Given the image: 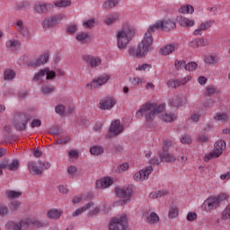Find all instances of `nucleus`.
Returning a JSON list of instances; mask_svg holds the SVG:
<instances>
[{"label":"nucleus","mask_w":230,"mask_h":230,"mask_svg":"<svg viewBox=\"0 0 230 230\" xmlns=\"http://www.w3.org/2000/svg\"><path fill=\"white\" fill-rule=\"evenodd\" d=\"M163 111H164V104L145 103L137 112V118L145 116L146 121L152 123L155 119V116L163 112Z\"/></svg>","instance_id":"1"},{"label":"nucleus","mask_w":230,"mask_h":230,"mask_svg":"<svg viewBox=\"0 0 230 230\" xmlns=\"http://www.w3.org/2000/svg\"><path fill=\"white\" fill-rule=\"evenodd\" d=\"M136 31L130 26H125L117 32V46L119 49H125L128 46V42L132 40Z\"/></svg>","instance_id":"2"},{"label":"nucleus","mask_w":230,"mask_h":230,"mask_svg":"<svg viewBox=\"0 0 230 230\" xmlns=\"http://www.w3.org/2000/svg\"><path fill=\"white\" fill-rule=\"evenodd\" d=\"M153 33L154 32L148 28L142 41L138 43L136 50V57L137 58H142V57H146V55H148V51H150V48L152 44H154V37L152 36Z\"/></svg>","instance_id":"3"},{"label":"nucleus","mask_w":230,"mask_h":230,"mask_svg":"<svg viewBox=\"0 0 230 230\" xmlns=\"http://www.w3.org/2000/svg\"><path fill=\"white\" fill-rule=\"evenodd\" d=\"M177 25L175 22L171 19L158 21L155 24L149 26V31H157V30H161L162 31H172V30H175Z\"/></svg>","instance_id":"4"},{"label":"nucleus","mask_w":230,"mask_h":230,"mask_svg":"<svg viewBox=\"0 0 230 230\" xmlns=\"http://www.w3.org/2000/svg\"><path fill=\"white\" fill-rule=\"evenodd\" d=\"M30 121V115L22 112L15 113L13 118V125L16 130L24 131Z\"/></svg>","instance_id":"5"},{"label":"nucleus","mask_w":230,"mask_h":230,"mask_svg":"<svg viewBox=\"0 0 230 230\" xmlns=\"http://www.w3.org/2000/svg\"><path fill=\"white\" fill-rule=\"evenodd\" d=\"M109 230H128V219L126 216L114 217L110 221Z\"/></svg>","instance_id":"6"},{"label":"nucleus","mask_w":230,"mask_h":230,"mask_svg":"<svg viewBox=\"0 0 230 230\" xmlns=\"http://www.w3.org/2000/svg\"><path fill=\"white\" fill-rule=\"evenodd\" d=\"M224 150H226V141L218 140L214 145L213 152L204 157V162L208 163V161H211V159H217V157H220Z\"/></svg>","instance_id":"7"},{"label":"nucleus","mask_w":230,"mask_h":230,"mask_svg":"<svg viewBox=\"0 0 230 230\" xmlns=\"http://www.w3.org/2000/svg\"><path fill=\"white\" fill-rule=\"evenodd\" d=\"M172 146V142L165 141L164 142V151L160 153V161L161 163H175L177 158L173 154L168 153V149Z\"/></svg>","instance_id":"8"},{"label":"nucleus","mask_w":230,"mask_h":230,"mask_svg":"<svg viewBox=\"0 0 230 230\" xmlns=\"http://www.w3.org/2000/svg\"><path fill=\"white\" fill-rule=\"evenodd\" d=\"M220 206V203L218 201V198L216 197H208L202 204H201V209L202 211H206L207 213H211V211H215L218 207Z\"/></svg>","instance_id":"9"},{"label":"nucleus","mask_w":230,"mask_h":230,"mask_svg":"<svg viewBox=\"0 0 230 230\" xmlns=\"http://www.w3.org/2000/svg\"><path fill=\"white\" fill-rule=\"evenodd\" d=\"M115 192H116V195L119 196L120 199H125L120 201L121 206H125L127 202L130 201V198L132 197V187L126 186L122 189L116 188Z\"/></svg>","instance_id":"10"},{"label":"nucleus","mask_w":230,"mask_h":230,"mask_svg":"<svg viewBox=\"0 0 230 230\" xmlns=\"http://www.w3.org/2000/svg\"><path fill=\"white\" fill-rule=\"evenodd\" d=\"M30 227V221L28 219L22 220L17 223L15 221H8L5 224L6 230H27Z\"/></svg>","instance_id":"11"},{"label":"nucleus","mask_w":230,"mask_h":230,"mask_svg":"<svg viewBox=\"0 0 230 230\" xmlns=\"http://www.w3.org/2000/svg\"><path fill=\"white\" fill-rule=\"evenodd\" d=\"M111 76L109 75H101L96 79H93L92 83L87 84L85 87L87 89H98V87H102V85H105L107 82H109V79Z\"/></svg>","instance_id":"12"},{"label":"nucleus","mask_w":230,"mask_h":230,"mask_svg":"<svg viewBox=\"0 0 230 230\" xmlns=\"http://www.w3.org/2000/svg\"><path fill=\"white\" fill-rule=\"evenodd\" d=\"M83 60L87 64V66L92 69H96V67L102 66V58L96 56L83 55Z\"/></svg>","instance_id":"13"},{"label":"nucleus","mask_w":230,"mask_h":230,"mask_svg":"<svg viewBox=\"0 0 230 230\" xmlns=\"http://www.w3.org/2000/svg\"><path fill=\"white\" fill-rule=\"evenodd\" d=\"M49 60V53L47 52L40 55L36 59L31 61L29 63V66H31V67H40V66H44V64H47Z\"/></svg>","instance_id":"14"},{"label":"nucleus","mask_w":230,"mask_h":230,"mask_svg":"<svg viewBox=\"0 0 230 230\" xmlns=\"http://www.w3.org/2000/svg\"><path fill=\"white\" fill-rule=\"evenodd\" d=\"M154 168H152V165H149L146 167L145 170H140L134 175L135 181H146L148 177L150 176V173H152Z\"/></svg>","instance_id":"15"},{"label":"nucleus","mask_w":230,"mask_h":230,"mask_svg":"<svg viewBox=\"0 0 230 230\" xmlns=\"http://www.w3.org/2000/svg\"><path fill=\"white\" fill-rule=\"evenodd\" d=\"M64 19L63 14H58L57 16H52L51 18L45 19L44 22H42V26L45 29L48 28H52V26H55L56 24H58L60 21Z\"/></svg>","instance_id":"16"},{"label":"nucleus","mask_w":230,"mask_h":230,"mask_svg":"<svg viewBox=\"0 0 230 230\" xmlns=\"http://www.w3.org/2000/svg\"><path fill=\"white\" fill-rule=\"evenodd\" d=\"M123 130L124 128L121 126L119 119L112 121L109 128V132L111 136H119Z\"/></svg>","instance_id":"17"},{"label":"nucleus","mask_w":230,"mask_h":230,"mask_svg":"<svg viewBox=\"0 0 230 230\" xmlns=\"http://www.w3.org/2000/svg\"><path fill=\"white\" fill-rule=\"evenodd\" d=\"M213 24H215V21L213 20L202 22L199 27L193 31V35H202V31H208Z\"/></svg>","instance_id":"18"},{"label":"nucleus","mask_w":230,"mask_h":230,"mask_svg":"<svg viewBox=\"0 0 230 230\" xmlns=\"http://www.w3.org/2000/svg\"><path fill=\"white\" fill-rule=\"evenodd\" d=\"M27 166L31 175H42V172H44V167L37 165L35 162H29Z\"/></svg>","instance_id":"19"},{"label":"nucleus","mask_w":230,"mask_h":230,"mask_svg":"<svg viewBox=\"0 0 230 230\" xmlns=\"http://www.w3.org/2000/svg\"><path fill=\"white\" fill-rule=\"evenodd\" d=\"M14 27L18 33H20V35H23V37H28V27L24 25V22L22 20H17Z\"/></svg>","instance_id":"20"},{"label":"nucleus","mask_w":230,"mask_h":230,"mask_svg":"<svg viewBox=\"0 0 230 230\" xmlns=\"http://www.w3.org/2000/svg\"><path fill=\"white\" fill-rule=\"evenodd\" d=\"M116 105V100L114 98H108L100 102V109L102 111H109Z\"/></svg>","instance_id":"21"},{"label":"nucleus","mask_w":230,"mask_h":230,"mask_svg":"<svg viewBox=\"0 0 230 230\" xmlns=\"http://www.w3.org/2000/svg\"><path fill=\"white\" fill-rule=\"evenodd\" d=\"M177 21L182 28H191L192 26H195V20H190L183 16H178Z\"/></svg>","instance_id":"22"},{"label":"nucleus","mask_w":230,"mask_h":230,"mask_svg":"<svg viewBox=\"0 0 230 230\" xmlns=\"http://www.w3.org/2000/svg\"><path fill=\"white\" fill-rule=\"evenodd\" d=\"M179 46L177 44H167L162 49H160V54L161 55H171V53H173Z\"/></svg>","instance_id":"23"},{"label":"nucleus","mask_w":230,"mask_h":230,"mask_svg":"<svg viewBox=\"0 0 230 230\" xmlns=\"http://www.w3.org/2000/svg\"><path fill=\"white\" fill-rule=\"evenodd\" d=\"M21 40L15 39L9 40L5 43L6 48L11 51H15L19 49V48H21Z\"/></svg>","instance_id":"24"},{"label":"nucleus","mask_w":230,"mask_h":230,"mask_svg":"<svg viewBox=\"0 0 230 230\" xmlns=\"http://www.w3.org/2000/svg\"><path fill=\"white\" fill-rule=\"evenodd\" d=\"M208 44H209V41L208 39L204 38L196 39L190 42V48H200L203 46H208Z\"/></svg>","instance_id":"25"},{"label":"nucleus","mask_w":230,"mask_h":230,"mask_svg":"<svg viewBox=\"0 0 230 230\" xmlns=\"http://www.w3.org/2000/svg\"><path fill=\"white\" fill-rule=\"evenodd\" d=\"M113 181L111 178H103L102 180H98L96 181V188L99 190H103V188H109L112 184Z\"/></svg>","instance_id":"26"},{"label":"nucleus","mask_w":230,"mask_h":230,"mask_svg":"<svg viewBox=\"0 0 230 230\" xmlns=\"http://www.w3.org/2000/svg\"><path fill=\"white\" fill-rule=\"evenodd\" d=\"M170 195V190L166 189H162L156 191H153L149 194V199H161V197H166Z\"/></svg>","instance_id":"27"},{"label":"nucleus","mask_w":230,"mask_h":230,"mask_svg":"<svg viewBox=\"0 0 230 230\" xmlns=\"http://www.w3.org/2000/svg\"><path fill=\"white\" fill-rule=\"evenodd\" d=\"M94 206V202L90 201L86 205L77 208L75 211L73 212L72 217H80L83 213H85L87 209H90V208H93Z\"/></svg>","instance_id":"28"},{"label":"nucleus","mask_w":230,"mask_h":230,"mask_svg":"<svg viewBox=\"0 0 230 230\" xmlns=\"http://www.w3.org/2000/svg\"><path fill=\"white\" fill-rule=\"evenodd\" d=\"M146 222L150 226H154L155 224H159V216L155 212H151L149 215L146 216Z\"/></svg>","instance_id":"29"},{"label":"nucleus","mask_w":230,"mask_h":230,"mask_svg":"<svg viewBox=\"0 0 230 230\" xmlns=\"http://www.w3.org/2000/svg\"><path fill=\"white\" fill-rule=\"evenodd\" d=\"M48 71H49V67H44L40 69L39 72H37L34 75V77L32 78V82H39L42 80V78H44V76H46V75L48 74Z\"/></svg>","instance_id":"30"},{"label":"nucleus","mask_w":230,"mask_h":230,"mask_svg":"<svg viewBox=\"0 0 230 230\" xmlns=\"http://www.w3.org/2000/svg\"><path fill=\"white\" fill-rule=\"evenodd\" d=\"M160 119L165 123H172V121H175V119H177V116L175 113H164L160 115Z\"/></svg>","instance_id":"31"},{"label":"nucleus","mask_w":230,"mask_h":230,"mask_svg":"<svg viewBox=\"0 0 230 230\" xmlns=\"http://www.w3.org/2000/svg\"><path fill=\"white\" fill-rule=\"evenodd\" d=\"M53 5L51 4H39L34 7L35 12L37 13H44V12H48V8H52Z\"/></svg>","instance_id":"32"},{"label":"nucleus","mask_w":230,"mask_h":230,"mask_svg":"<svg viewBox=\"0 0 230 230\" xmlns=\"http://www.w3.org/2000/svg\"><path fill=\"white\" fill-rule=\"evenodd\" d=\"M179 217V207L177 205H172L168 210V218L173 219Z\"/></svg>","instance_id":"33"},{"label":"nucleus","mask_w":230,"mask_h":230,"mask_svg":"<svg viewBox=\"0 0 230 230\" xmlns=\"http://www.w3.org/2000/svg\"><path fill=\"white\" fill-rule=\"evenodd\" d=\"M76 40L85 44V42H89V40H91V34L87 32H80L76 35Z\"/></svg>","instance_id":"34"},{"label":"nucleus","mask_w":230,"mask_h":230,"mask_svg":"<svg viewBox=\"0 0 230 230\" xmlns=\"http://www.w3.org/2000/svg\"><path fill=\"white\" fill-rule=\"evenodd\" d=\"M170 105L172 107H182L184 105V100L182 99V96L176 95L171 102Z\"/></svg>","instance_id":"35"},{"label":"nucleus","mask_w":230,"mask_h":230,"mask_svg":"<svg viewBox=\"0 0 230 230\" xmlns=\"http://www.w3.org/2000/svg\"><path fill=\"white\" fill-rule=\"evenodd\" d=\"M119 19V16L118 14H110L107 15L104 19V22L107 26H111V24H114Z\"/></svg>","instance_id":"36"},{"label":"nucleus","mask_w":230,"mask_h":230,"mask_svg":"<svg viewBox=\"0 0 230 230\" xmlns=\"http://www.w3.org/2000/svg\"><path fill=\"white\" fill-rule=\"evenodd\" d=\"M118 3H119V0H106L102 4V8L105 10H111V8L118 6Z\"/></svg>","instance_id":"37"},{"label":"nucleus","mask_w":230,"mask_h":230,"mask_svg":"<svg viewBox=\"0 0 230 230\" xmlns=\"http://www.w3.org/2000/svg\"><path fill=\"white\" fill-rule=\"evenodd\" d=\"M48 217L52 218L53 220H58L62 215V211L57 209H51L48 212Z\"/></svg>","instance_id":"38"},{"label":"nucleus","mask_w":230,"mask_h":230,"mask_svg":"<svg viewBox=\"0 0 230 230\" xmlns=\"http://www.w3.org/2000/svg\"><path fill=\"white\" fill-rule=\"evenodd\" d=\"M54 4L57 8H67L71 6V0H58Z\"/></svg>","instance_id":"39"},{"label":"nucleus","mask_w":230,"mask_h":230,"mask_svg":"<svg viewBox=\"0 0 230 230\" xmlns=\"http://www.w3.org/2000/svg\"><path fill=\"white\" fill-rule=\"evenodd\" d=\"M205 62L208 64V66H217V64H218V57L210 55L205 58Z\"/></svg>","instance_id":"40"},{"label":"nucleus","mask_w":230,"mask_h":230,"mask_svg":"<svg viewBox=\"0 0 230 230\" xmlns=\"http://www.w3.org/2000/svg\"><path fill=\"white\" fill-rule=\"evenodd\" d=\"M7 166L10 172H17V170H19V160L13 159L11 162L8 161Z\"/></svg>","instance_id":"41"},{"label":"nucleus","mask_w":230,"mask_h":230,"mask_svg":"<svg viewBox=\"0 0 230 230\" xmlns=\"http://www.w3.org/2000/svg\"><path fill=\"white\" fill-rule=\"evenodd\" d=\"M5 195L8 199H19L22 195V192L16 190H6Z\"/></svg>","instance_id":"42"},{"label":"nucleus","mask_w":230,"mask_h":230,"mask_svg":"<svg viewBox=\"0 0 230 230\" xmlns=\"http://www.w3.org/2000/svg\"><path fill=\"white\" fill-rule=\"evenodd\" d=\"M90 154H92V155H101V154H103V147L93 146L90 148Z\"/></svg>","instance_id":"43"},{"label":"nucleus","mask_w":230,"mask_h":230,"mask_svg":"<svg viewBox=\"0 0 230 230\" xmlns=\"http://www.w3.org/2000/svg\"><path fill=\"white\" fill-rule=\"evenodd\" d=\"M4 80H13L15 78V72L10 68L4 71Z\"/></svg>","instance_id":"44"},{"label":"nucleus","mask_w":230,"mask_h":230,"mask_svg":"<svg viewBox=\"0 0 230 230\" xmlns=\"http://www.w3.org/2000/svg\"><path fill=\"white\" fill-rule=\"evenodd\" d=\"M55 91V86L51 84H47L41 87L42 94H51Z\"/></svg>","instance_id":"45"},{"label":"nucleus","mask_w":230,"mask_h":230,"mask_svg":"<svg viewBox=\"0 0 230 230\" xmlns=\"http://www.w3.org/2000/svg\"><path fill=\"white\" fill-rule=\"evenodd\" d=\"M216 93H218L217 88H215V86L213 85H208L205 90V96H213V94H215Z\"/></svg>","instance_id":"46"},{"label":"nucleus","mask_w":230,"mask_h":230,"mask_svg":"<svg viewBox=\"0 0 230 230\" xmlns=\"http://www.w3.org/2000/svg\"><path fill=\"white\" fill-rule=\"evenodd\" d=\"M214 119L216 121H227V119H229V115L226 113H217L216 116H214Z\"/></svg>","instance_id":"47"},{"label":"nucleus","mask_w":230,"mask_h":230,"mask_svg":"<svg viewBox=\"0 0 230 230\" xmlns=\"http://www.w3.org/2000/svg\"><path fill=\"white\" fill-rule=\"evenodd\" d=\"M174 66H175L176 71H181V69H182V67H184V69H186V61L176 60L174 62Z\"/></svg>","instance_id":"48"},{"label":"nucleus","mask_w":230,"mask_h":230,"mask_svg":"<svg viewBox=\"0 0 230 230\" xmlns=\"http://www.w3.org/2000/svg\"><path fill=\"white\" fill-rule=\"evenodd\" d=\"M168 87H172L173 89H177V87H181V80H169L167 81Z\"/></svg>","instance_id":"49"},{"label":"nucleus","mask_w":230,"mask_h":230,"mask_svg":"<svg viewBox=\"0 0 230 230\" xmlns=\"http://www.w3.org/2000/svg\"><path fill=\"white\" fill-rule=\"evenodd\" d=\"M10 209L11 211H19V208H21V201L19 200H13L11 202V205H10Z\"/></svg>","instance_id":"50"},{"label":"nucleus","mask_w":230,"mask_h":230,"mask_svg":"<svg viewBox=\"0 0 230 230\" xmlns=\"http://www.w3.org/2000/svg\"><path fill=\"white\" fill-rule=\"evenodd\" d=\"M55 111L59 116H64L66 114V106L58 104L55 107Z\"/></svg>","instance_id":"51"},{"label":"nucleus","mask_w":230,"mask_h":230,"mask_svg":"<svg viewBox=\"0 0 230 230\" xmlns=\"http://www.w3.org/2000/svg\"><path fill=\"white\" fill-rule=\"evenodd\" d=\"M197 67H199V65H197L195 62L185 64V71H195Z\"/></svg>","instance_id":"52"},{"label":"nucleus","mask_w":230,"mask_h":230,"mask_svg":"<svg viewBox=\"0 0 230 230\" xmlns=\"http://www.w3.org/2000/svg\"><path fill=\"white\" fill-rule=\"evenodd\" d=\"M46 80H55L57 78V72L49 68V71L45 75Z\"/></svg>","instance_id":"53"},{"label":"nucleus","mask_w":230,"mask_h":230,"mask_svg":"<svg viewBox=\"0 0 230 230\" xmlns=\"http://www.w3.org/2000/svg\"><path fill=\"white\" fill-rule=\"evenodd\" d=\"M192 141L193 140L191 139V137L190 135H183L181 139V143H182L183 145H191Z\"/></svg>","instance_id":"54"},{"label":"nucleus","mask_w":230,"mask_h":230,"mask_svg":"<svg viewBox=\"0 0 230 230\" xmlns=\"http://www.w3.org/2000/svg\"><path fill=\"white\" fill-rule=\"evenodd\" d=\"M128 170V164L124 163L116 169V173H121V172H127Z\"/></svg>","instance_id":"55"},{"label":"nucleus","mask_w":230,"mask_h":230,"mask_svg":"<svg viewBox=\"0 0 230 230\" xmlns=\"http://www.w3.org/2000/svg\"><path fill=\"white\" fill-rule=\"evenodd\" d=\"M222 217L225 220H227L230 218V205H228L226 209L222 213Z\"/></svg>","instance_id":"56"},{"label":"nucleus","mask_w":230,"mask_h":230,"mask_svg":"<svg viewBox=\"0 0 230 230\" xmlns=\"http://www.w3.org/2000/svg\"><path fill=\"white\" fill-rule=\"evenodd\" d=\"M146 69H152V65H150V64H143V65H139L137 67V71H146Z\"/></svg>","instance_id":"57"},{"label":"nucleus","mask_w":230,"mask_h":230,"mask_svg":"<svg viewBox=\"0 0 230 230\" xmlns=\"http://www.w3.org/2000/svg\"><path fill=\"white\" fill-rule=\"evenodd\" d=\"M100 211H101L100 207H95L93 209H92L88 212V217H94V216L98 215V213H100Z\"/></svg>","instance_id":"58"},{"label":"nucleus","mask_w":230,"mask_h":230,"mask_svg":"<svg viewBox=\"0 0 230 230\" xmlns=\"http://www.w3.org/2000/svg\"><path fill=\"white\" fill-rule=\"evenodd\" d=\"M84 28H93L94 26V19H90L83 23Z\"/></svg>","instance_id":"59"},{"label":"nucleus","mask_w":230,"mask_h":230,"mask_svg":"<svg viewBox=\"0 0 230 230\" xmlns=\"http://www.w3.org/2000/svg\"><path fill=\"white\" fill-rule=\"evenodd\" d=\"M187 220H189V222H193V220H197V213L190 212L187 215Z\"/></svg>","instance_id":"60"},{"label":"nucleus","mask_w":230,"mask_h":230,"mask_svg":"<svg viewBox=\"0 0 230 230\" xmlns=\"http://www.w3.org/2000/svg\"><path fill=\"white\" fill-rule=\"evenodd\" d=\"M9 208L6 206H0V215L1 217H5L8 215Z\"/></svg>","instance_id":"61"},{"label":"nucleus","mask_w":230,"mask_h":230,"mask_svg":"<svg viewBox=\"0 0 230 230\" xmlns=\"http://www.w3.org/2000/svg\"><path fill=\"white\" fill-rule=\"evenodd\" d=\"M28 4L26 3H21L16 4V6L14 7L15 10H26V8H28Z\"/></svg>","instance_id":"62"},{"label":"nucleus","mask_w":230,"mask_h":230,"mask_svg":"<svg viewBox=\"0 0 230 230\" xmlns=\"http://www.w3.org/2000/svg\"><path fill=\"white\" fill-rule=\"evenodd\" d=\"M129 82L132 85H139V84H141V79H139V77H131Z\"/></svg>","instance_id":"63"},{"label":"nucleus","mask_w":230,"mask_h":230,"mask_svg":"<svg viewBox=\"0 0 230 230\" xmlns=\"http://www.w3.org/2000/svg\"><path fill=\"white\" fill-rule=\"evenodd\" d=\"M200 116H201L200 113L195 112L191 115L190 119L192 121H195V123H198L199 119H200Z\"/></svg>","instance_id":"64"}]
</instances>
